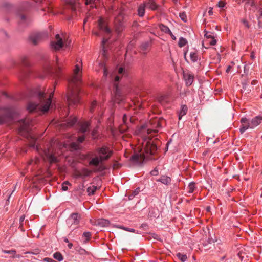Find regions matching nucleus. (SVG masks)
Wrapping results in <instances>:
<instances>
[{
	"label": "nucleus",
	"instance_id": "f257e3e1",
	"mask_svg": "<svg viewBox=\"0 0 262 262\" xmlns=\"http://www.w3.org/2000/svg\"><path fill=\"white\" fill-rule=\"evenodd\" d=\"M18 122L20 124L18 129L19 133L29 140L30 147L35 148L41 157L46 158L50 163L58 162V151L54 149L52 145L47 149L43 150L39 145H36V138L31 132L32 121L29 118H25L19 120Z\"/></svg>",
	"mask_w": 262,
	"mask_h": 262
},
{
	"label": "nucleus",
	"instance_id": "f03ea898",
	"mask_svg": "<svg viewBox=\"0 0 262 262\" xmlns=\"http://www.w3.org/2000/svg\"><path fill=\"white\" fill-rule=\"evenodd\" d=\"M53 92L50 93L49 97L46 98V94L40 90L39 88L31 89L28 91V97L37 102L30 101L27 109L29 112H36L45 113L49 110L52 103Z\"/></svg>",
	"mask_w": 262,
	"mask_h": 262
},
{
	"label": "nucleus",
	"instance_id": "7ed1b4c3",
	"mask_svg": "<svg viewBox=\"0 0 262 262\" xmlns=\"http://www.w3.org/2000/svg\"><path fill=\"white\" fill-rule=\"evenodd\" d=\"M81 70L82 63L81 61L79 64L75 65L73 70V75L68 80L67 99L70 107H74L80 102L79 85L81 82V74L80 72Z\"/></svg>",
	"mask_w": 262,
	"mask_h": 262
},
{
	"label": "nucleus",
	"instance_id": "20e7f679",
	"mask_svg": "<svg viewBox=\"0 0 262 262\" xmlns=\"http://www.w3.org/2000/svg\"><path fill=\"white\" fill-rule=\"evenodd\" d=\"M142 153L136 154L131 157V160L135 162H140L142 160L149 158V156L154 155L157 151V147L154 140L150 137H145L142 143Z\"/></svg>",
	"mask_w": 262,
	"mask_h": 262
},
{
	"label": "nucleus",
	"instance_id": "39448f33",
	"mask_svg": "<svg viewBox=\"0 0 262 262\" xmlns=\"http://www.w3.org/2000/svg\"><path fill=\"white\" fill-rule=\"evenodd\" d=\"M240 122L241 125L239 130L241 133L243 134L248 129H253L260 124L262 122V116H257L251 120L246 118H242Z\"/></svg>",
	"mask_w": 262,
	"mask_h": 262
},
{
	"label": "nucleus",
	"instance_id": "423d86ee",
	"mask_svg": "<svg viewBox=\"0 0 262 262\" xmlns=\"http://www.w3.org/2000/svg\"><path fill=\"white\" fill-rule=\"evenodd\" d=\"M81 219V215L78 213H72L67 219L66 222L69 228L72 230L76 228Z\"/></svg>",
	"mask_w": 262,
	"mask_h": 262
},
{
	"label": "nucleus",
	"instance_id": "0eeeda50",
	"mask_svg": "<svg viewBox=\"0 0 262 262\" xmlns=\"http://www.w3.org/2000/svg\"><path fill=\"white\" fill-rule=\"evenodd\" d=\"M120 78H121L119 75H116L113 81L115 101L117 103H120L123 100V97L121 94L118 85V82L119 81Z\"/></svg>",
	"mask_w": 262,
	"mask_h": 262
},
{
	"label": "nucleus",
	"instance_id": "6e6552de",
	"mask_svg": "<svg viewBox=\"0 0 262 262\" xmlns=\"http://www.w3.org/2000/svg\"><path fill=\"white\" fill-rule=\"evenodd\" d=\"M96 151L99 157L103 161L108 160L113 154V151L106 146H103L101 147L97 148Z\"/></svg>",
	"mask_w": 262,
	"mask_h": 262
},
{
	"label": "nucleus",
	"instance_id": "1a4fd4ad",
	"mask_svg": "<svg viewBox=\"0 0 262 262\" xmlns=\"http://www.w3.org/2000/svg\"><path fill=\"white\" fill-rule=\"evenodd\" d=\"M56 41H53L51 42V47L55 50H59L64 46H68L67 40L64 37H61L59 34L56 35Z\"/></svg>",
	"mask_w": 262,
	"mask_h": 262
},
{
	"label": "nucleus",
	"instance_id": "9d476101",
	"mask_svg": "<svg viewBox=\"0 0 262 262\" xmlns=\"http://www.w3.org/2000/svg\"><path fill=\"white\" fill-rule=\"evenodd\" d=\"M47 37L48 34L46 33L35 32L30 34L29 39L33 45H36L43 39Z\"/></svg>",
	"mask_w": 262,
	"mask_h": 262
},
{
	"label": "nucleus",
	"instance_id": "9b49d317",
	"mask_svg": "<svg viewBox=\"0 0 262 262\" xmlns=\"http://www.w3.org/2000/svg\"><path fill=\"white\" fill-rule=\"evenodd\" d=\"M98 27L100 32L108 36L111 34V30L108 28L107 22L102 17L98 20Z\"/></svg>",
	"mask_w": 262,
	"mask_h": 262
},
{
	"label": "nucleus",
	"instance_id": "f8f14e48",
	"mask_svg": "<svg viewBox=\"0 0 262 262\" xmlns=\"http://www.w3.org/2000/svg\"><path fill=\"white\" fill-rule=\"evenodd\" d=\"M151 126L149 127L147 129V134L148 135L157 133L158 132V128H161V125L159 122V119H155L150 121Z\"/></svg>",
	"mask_w": 262,
	"mask_h": 262
},
{
	"label": "nucleus",
	"instance_id": "ddd939ff",
	"mask_svg": "<svg viewBox=\"0 0 262 262\" xmlns=\"http://www.w3.org/2000/svg\"><path fill=\"white\" fill-rule=\"evenodd\" d=\"M13 118L14 114L12 112L6 111L4 114L0 115V125L11 122L13 120Z\"/></svg>",
	"mask_w": 262,
	"mask_h": 262
},
{
	"label": "nucleus",
	"instance_id": "4468645a",
	"mask_svg": "<svg viewBox=\"0 0 262 262\" xmlns=\"http://www.w3.org/2000/svg\"><path fill=\"white\" fill-rule=\"evenodd\" d=\"M114 27L116 33L119 34L124 29V26L122 18L121 16H118L114 19Z\"/></svg>",
	"mask_w": 262,
	"mask_h": 262
},
{
	"label": "nucleus",
	"instance_id": "2eb2a0df",
	"mask_svg": "<svg viewBox=\"0 0 262 262\" xmlns=\"http://www.w3.org/2000/svg\"><path fill=\"white\" fill-rule=\"evenodd\" d=\"M184 79L185 80L186 85L188 86H190L194 80V75L191 72H184Z\"/></svg>",
	"mask_w": 262,
	"mask_h": 262
},
{
	"label": "nucleus",
	"instance_id": "dca6fc26",
	"mask_svg": "<svg viewBox=\"0 0 262 262\" xmlns=\"http://www.w3.org/2000/svg\"><path fill=\"white\" fill-rule=\"evenodd\" d=\"M143 4H145L146 8L151 10H156L158 7V5L156 3L155 0H147L144 1Z\"/></svg>",
	"mask_w": 262,
	"mask_h": 262
},
{
	"label": "nucleus",
	"instance_id": "f3484780",
	"mask_svg": "<svg viewBox=\"0 0 262 262\" xmlns=\"http://www.w3.org/2000/svg\"><path fill=\"white\" fill-rule=\"evenodd\" d=\"M156 181L161 182L165 185H168L171 183V179L168 176L162 175L159 179L156 180Z\"/></svg>",
	"mask_w": 262,
	"mask_h": 262
},
{
	"label": "nucleus",
	"instance_id": "a211bd4d",
	"mask_svg": "<svg viewBox=\"0 0 262 262\" xmlns=\"http://www.w3.org/2000/svg\"><path fill=\"white\" fill-rule=\"evenodd\" d=\"M103 161L101 159L100 157L96 156L93 158L89 162V164L90 166H94L97 167L100 163L102 162Z\"/></svg>",
	"mask_w": 262,
	"mask_h": 262
},
{
	"label": "nucleus",
	"instance_id": "6ab92c4d",
	"mask_svg": "<svg viewBox=\"0 0 262 262\" xmlns=\"http://www.w3.org/2000/svg\"><path fill=\"white\" fill-rule=\"evenodd\" d=\"M145 8V4H143V3L139 5L137 12L138 15L139 17H142L144 16Z\"/></svg>",
	"mask_w": 262,
	"mask_h": 262
},
{
	"label": "nucleus",
	"instance_id": "aec40b11",
	"mask_svg": "<svg viewBox=\"0 0 262 262\" xmlns=\"http://www.w3.org/2000/svg\"><path fill=\"white\" fill-rule=\"evenodd\" d=\"M90 126V122H84L81 124L79 128V131L83 133H85L89 129Z\"/></svg>",
	"mask_w": 262,
	"mask_h": 262
},
{
	"label": "nucleus",
	"instance_id": "412c9836",
	"mask_svg": "<svg viewBox=\"0 0 262 262\" xmlns=\"http://www.w3.org/2000/svg\"><path fill=\"white\" fill-rule=\"evenodd\" d=\"M188 111L187 106L186 105H182L179 114V119L181 120L182 117L187 114Z\"/></svg>",
	"mask_w": 262,
	"mask_h": 262
},
{
	"label": "nucleus",
	"instance_id": "4be33fe9",
	"mask_svg": "<svg viewBox=\"0 0 262 262\" xmlns=\"http://www.w3.org/2000/svg\"><path fill=\"white\" fill-rule=\"evenodd\" d=\"M92 171L86 168H83L80 170L82 178H84L91 175Z\"/></svg>",
	"mask_w": 262,
	"mask_h": 262
},
{
	"label": "nucleus",
	"instance_id": "5701e85b",
	"mask_svg": "<svg viewBox=\"0 0 262 262\" xmlns=\"http://www.w3.org/2000/svg\"><path fill=\"white\" fill-rule=\"evenodd\" d=\"M190 59L193 62H195L198 60V55L196 51L191 52L190 53Z\"/></svg>",
	"mask_w": 262,
	"mask_h": 262
},
{
	"label": "nucleus",
	"instance_id": "b1692460",
	"mask_svg": "<svg viewBox=\"0 0 262 262\" xmlns=\"http://www.w3.org/2000/svg\"><path fill=\"white\" fill-rule=\"evenodd\" d=\"M77 121V119L76 117L71 118L68 119L67 123L68 127H72L73 126Z\"/></svg>",
	"mask_w": 262,
	"mask_h": 262
},
{
	"label": "nucleus",
	"instance_id": "393cba45",
	"mask_svg": "<svg viewBox=\"0 0 262 262\" xmlns=\"http://www.w3.org/2000/svg\"><path fill=\"white\" fill-rule=\"evenodd\" d=\"M92 234L90 232H84L82 234V237L84 238V242L86 243L91 238Z\"/></svg>",
	"mask_w": 262,
	"mask_h": 262
},
{
	"label": "nucleus",
	"instance_id": "a878e982",
	"mask_svg": "<svg viewBox=\"0 0 262 262\" xmlns=\"http://www.w3.org/2000/svg\"><path fill=\"white\" fill-rule=\"evenodd\" d=\"M97 190V187L95 186H92L89 187L87 188V192L89 195H93Z\"/></svg>",
	"mask_w": 262,
	"mask_h": 262
},
{
	"label": "nucleus",
	"instance_id": "bb28decb",
	"mask_svg": "<svg viewBox=\"0 0 262 262\" xmlns=\"http://www.w3.org/2000/svg\"><path fill=\"white\" fill-rule=\"evenodd\" d=\"M176 256L182 262H185L187 259V256L186 254L178 253Z\"/></svg>",
	"mask_w": 262,
	"mask_h": 262
},
{
	"label": "nucleus",
	"instance_id": "cd10ccee",
	"mask_svg": "<svg viewBox=\"0 0 262 262\" xmlns=\"http://www.w3.org/2000/svg\"><path fill=\"white\" fill-rule=\"evenodd\" d=\"M159 28L161 31L165 33L168 34L169 32H170V30L169 29V28L167 26L163 24L159 25Z\"/></svg>",
	"mask_w": 262,
	"mask_h": 262
},
{
	"label": "nucleus",
	"instance_id": "c85d7f7f",
	"mask_svg": "<svg viewBox=\"0 0 262 262\" xmlns=\"http://www.w3.org/2000/svg\"><path fill=\"white\" fill-rule=\"evenodd\" d=\"M195 188V184L194 182H191L189 183L188 186V193H192L193 192Z\"/></svg>",
	"mask_w": 262,
	"mask_h": 262
},
{
	"label": "nucleus",
	"instance_id": "c756f323",
	"mask_svg": "<svg viewBox=\"0 0 262 262\" xmlns=\"http://www.w3.org/2000/svg\"><path fill=\"white\" fill-rule=\"evenodd\" d=\"M40 161V159L38 157H36L35 159H31L28 162L27 166H29L31 165H36Z\"/></svg>",
	"mask_w": 262,
	"mask_h": 262
},
{
	"label": "nucleus",
	"instance_id": "7c9ffc66",
	"mask_svg": "<svg viewBox=\"0 0 262 262\" xmlns=\"http://www.w3.org/2000/svg\"><path fill=\"white\" fill-rule=\"evenodd\" d=\"M53 257L58 260L59 261H61L63 259V257L62 255L58 252H55L53 254Z\"/></svg>",
	"mask_w": 262,
	"mask_h": 262
},
{
	"label": "nucleus",
	"instance_id": "2f4dec72",
	"mask_svg": "<svg viewBox=\"0 0 262 262\" xmlns=\"http://www.w3.org/2000/svg\"><path fill=\"white\" fill-rule=\"evenodd\" d=\"M187 43V40L181 37L179 38V42H178V45L180 47H184Z\"/></svg>",
	"mask_w": 262,
	"mask_h": 262
},
{
	"label": "nucleus",
	"instance_id": "473e14b6",
	"mask_svg": "<svg viewBox=\"0 0 262 262\" xmlns=\"http://www.w3.org/2000/svg\"><path fill=\"white\" fill-rule=\"evenodd\" d=\"M71 148L73 150H78L80 148V145L77 142H72L70 144Z\"/></svg>",
	"mask_w": 262,
	"mask_h": 262
},
{
	"label": "nucleus",
	"instance_id": "72a5a7b5",
	"mask_svg": "<svg viewBox=\"0 0 262 262\" xmlns=\"http://www.w3.org/2000/svg\"><path fill=\"white\" fill-rule=\"evenodd\" d=\"M179 16L182 20H183L184 22H187V15L185 12H180L179 13Z\"/></svg>",
	"mask_w": 262,
	"mask_h": 262
},
{
	"label": "nucleus",
	"instance_id": "f704fd0d",
	"mask_svg": "<svg viewBox=\"0 0 262 262\" xmlns=\"http://www.w3.org/2000/svg\"><path fill=\"white\" fill-rule=\"evenodd\" d=\"M118 74L122 75L121 78L123 76L126 77V76H127V72H125V70H124V69L123 68H122V67H120V68H119V69H118Z\"/></svg>",
	"mask_w": 262,
	"mask_h": 262
},
{
	"label": "nucleus",
	"instance_id": "c9c22d12",
	"mask_svg": "<svg viewBox=\"0 0 262 262\" xmlns=\"http://www.w3.org/2000/svg\"><path fill=\"white\" fill-rule=\"evenodd\" d=\"M98 224L105 226L109 224V221L107 220L101 219L98 221Z\"/></svg>",
	"mask_w": 262,
	"mask_h": 262
},
{
	"label": "nucleus",
	"instance_id": "e433bc0d",
	"mask_svg": "<svg viewBox=\"0 0 262 262\" xmlns=\"http://www.w3.org/2000/svg\"><path fill=\"white\" fill-rule=\"evenodd\" d=\"M68 3L71 6V9L72 11H75L76 9V3L72 0H70Z\"/></svg>",
	"mask_w": 262,
	"mask_h": 262
},
{
	"label": "nucleus",
	"instance_id": "4c0bfd02",
	"mask_svg": "<svg viewBox=\"0 0 262 262\" xmlns=\"http://www.w3.org/2000/svg\"><path fill=\"white\" fill-rule=\"evenodd\" d=\"M226 4V3L225 1L221 0L218 2L217 6L220 8H223L225 7Z\"/></svg>",
	"mask_w": 262,
	"mask_h": 262
},
{
	"label": "nucleus",
	"instance_id": "58836bf2",
	"mask_svg": "<svg viewBox=\"0 0 262 262\" xmlns=\"http://www.w3.org/2000/svg\"><path fill=\"white\" fill-rule=\"evenodd\" d=\"M97 105V102L96 101H94L92 102L91 107H90V112L93 113L94 111V109Z\"/></svg>",
	"mask_w": 262,
	"mask_h": 262
},
{
	"label": "nucleus",
	"instance_id": "ea45409f",
	"mask_svg": "<svg viewBox=\"0 0 262 262\" xmlns=\"http://www.w3.org/2000/svg\"><path fill=\"white\" fill-rule=\"evenodd\" d=\"M74 177L75 178H82L81 174L80 173V170H76L74 173Z\"/></svg>",
	"mask_w": 262,
	"mask_h": 262
},
{
	"label": "nucleus",
	"instance_id": "a19ab883",
	"mask_svg": "<svg viewBox=\"0 0 262 262\" xmlns=\"http://www.w3.org/2000/svg\"><path fill=\"white\" fill-rule=\"evenodd\" d=\"M120 229H123V230H124L125 231L130 232H135V230L134 229H133V228H126V227H123V226L120 227Z\"/></svg>",
	"mask_w": 262,
	"mask_h": 262
},
{
	"label": "nucleus",
	"instance_id": "79ce46f5",
	"mask_svg": "<svg viewBox=\"0 0 262 262\" xmlns=\"http://www.w3.org/2000/svg\"><path fill=\"white\" fill-rule=\"evenodd\" d=\"M150 174L152 176H158L159 174V171L157 167L155 168L154 169L150 171Z\"/></svg>",
	"mask_w": 262,
	"mask_h": 262
},
{
	"label": "nucleus",
	"instance_id": "37998d69",
	"mask_svg": "<svg viewBox=\"0 0 262 262\" xmlns=\"http://www.w3.org/2000/svg\"><path fill=\"white\" fill-rule=\"evenodd\" d=\"M24 220H25V216L24 215H22L21 216H20V217L19 219V224H20V225H19V228H21V230H23V229L22 228V226H23V223Z\"/></svg>",
	"mask_w": 262,
	"mask_h": 262
},
{
	"label": "nucleus",
	"instance_id": "c03bdc74",
	"mask_svg": "<svg viewBox=\"0 0 262 262\" xmlns=\"http://www.w3.org/2000/svg\"><path fill=\"white\" fill-rule=\"evenodd\" d=\"M205 36L208 39H211L213 37H214V36L212 35V33L209 32H206V33L205 34Z\"/></svg>",
	"mask_w": 262,
	"mask_h": 262
},
{
	"label": "nucleus",
	"instance_id": "a18cd8bd",
	"mask_svg": "<svg viewBox=\"0 0 262 262\" xmlns=\"http://www.w3.org/2000/svg\"><path fill=\"white\" fill-rule=\"evenodd\" d=\"M241 22L243 24L245 27H246L247 28H249L248 21L246 19H242Z\"/></svg>",
	"mask_w": 262,
	"mask_h": 262
},
{
	"label": "nucleus",
	"instance_id": "49530a36",
	"mask_svg": "<svg viewBox=\"0 0 262 262\" xmlns=\"http://www.w3.org/2000/svg\"><path fill=\"white\" fill-rule=\"evenodd\" d=\"M151 235L153 238L158 240V241H161L160 236L159 235H158L156 233H152L151 234Z\"/></svg>",
	"mask_w": 262,
	"mask_h": 262
},
{
	"label": "nucleus",
	"instance_id": "de8ad7c7",
	"mask_svg": "<svg viewBox=\"0 0 262 262\" xmlns=\"http://www.w3.org/2000/svg\"><path fill=\"white\" fill-rule=\"evenodd\" d=\"M85 139V137L84 136H79L78 139H77V142H78L79 144L82 143L83 142V141Z\"/></svg>",
	"mask_w": 262,
	"mask_h": 262
},
{
	"label": "nucleus",
	"instance_id": "09e8293b",
	"mask_svg": "<svg viewBox=\"0 0 262 262\" xmlns=\"http://www.w3.org/2000/svg\"><path fill=\"white\" fill-rule=\"evenodd\" d=\"M3 252L7 254H16V252L15 250H3Z\"/></svg>",
	"mask_w": 262,
	"mask_h": 262
},
{
	"label": "nucleus",
	"instance_id": "8fccbe9b",
	"mask_svg": "<svg viewBox=\"0 0 262 262\" xmlns=\"http://www.w3.org/2000/svg\"><path fill=\"white\" fill-rule=\"evenodd\" d=\"M149 46V43L148 42H145V43H143L141 46V48L143 50H146L147 49Z\"/></svg>",
	"mask_w": 262,
	"mask_h": 262
},
{
	"label": "nucleus",
	"instance_id": "3c124183",
	"mask_svg": "<svg viewBox=\"0 0 262 262\" xmlns=\"http://www.w3.org/2000/svg\"><path fill=\"white\" fill-rule=\"evenodd\" d=\"M216 43V40L213 37L211 39V40L209 41V44L211 46H214Z\"/></svg>",
	"mask_w": 262,
	"mask_h": 262
},
{
	"label": "nucleus",
	"instance_id": "603ef678",
	"mask_svg": "<svg viewBox=\"0 0 262 262\" xmlns=\"http://www.w3.org/2000/svg\"><path fill=\"white\" fill-rule=\"evenodd\" d=\"M139 192H140V188H136V189L134 191L133 193V194H132L131 196H132V195H133V196H135V195H136L138 194H139Z\"/></svg>",
	"mask_w": 262,
	"mask_h": 262
},
{
	"label": "nucleus",
	"instance_id": "864d4df0",
	"mask_svg": "<svg viewBox=\"0 0 262 262\" xmlns=\"http://www.w3.org/2000/svg\"><path fill=\"white\" fill-rule=\"evenodd\" d=\"M22 62H23V64L25 66H29V63H28V61H27L26 58H25V57L22 59Z\"/></svg>",
	"mask_w": 262,
	"mask_h": 262
},
{
	"label": "nucleus",
	"instance_id": "5fc2aeb1",
	"mask_svg": "<svg viewBox=\"0 0 262 262\" xmlns=\"http://www.w3.org/2000/svg\"><path fill=\"white\" fill-rule=\"evenodd\" d=\"M79 252L81 254H88V252L84 249H80L79 250Z\"/></svg>",
	"mask_w": 262,
	"mask_h": 262
},
{
	"label": "nucleus",
	"instance_id": "6e6d98bb",
	"mask_svg": "<svg viewBox=\"0 0 262 262\" xmlns=\"http://www.w3.org/2000/svg\"><path fill=\"white\" fill-rule=\"evenodd\" d=\"M108 39L104 38L102 41V46H103V49H104V45L107 42Z\"/></svg>",
	"mask_w": 262,
	"mask_h": 262
},
{
	"label": "nucleus",
	"instance_id": "4d7b16f0",
	"mask_svg": "<svg viewBox=\"0 0 262 262\" xmlns=\"http://www.w3.org/2000/svg\"><path fill=\"white\" fill-rule=\"evenodd\" d=\"M168 34L171 36V38L173 40L176 39V37L172 34V33L171 31H170V32H169Z\"/></svg>",
	"mask_w": 262,
	"mask_h": 262
},
{
	"label": "nucleus",
	"instance_id": "13d9d810",
	"mask_svg": "<svg viewBox=\"0 0 262 262\" xmlns=\"http://www.w3.org/2000/svg\"><path fill=\"white\" fill-rule=\"evenodd\" d=\"M126 120H127V116L125 114H124L122 118V120H123L124 124L126 123Z\"/></svg>",
	"mask_w": 262,
	"mask_h": 262
},
{
	"label": "nucleus",
	"instance_id": "bf43d9fd",
	"mask_svg": "<svg viewBox=\"0 0 262 262\" xmlns=\"http://www.w3.org/2000/svg\"><path fill=\"white\" fill-rule=\"evenodd\" d=\"M68 188V186L64 184H62V189L63 191H67Z\"/></svg>",
	"mask_w": 262,
	"mask_h": 262
},
{
	"label": "nucleus",
	"instance_id": "052dcab7",
	"mask_svg": "<svg viewBox=\"0 0 262 262\" xmlns=\"http://www.w3.org/2000/svg\"><path fill=\"white\" fill-rule=\"evenodd\" d=\"M39 253V250H36L35 252H27V253H31L34 255H37Z\"/></svg>",
	"mask_w": 262,
	"mask_h": 262
},
{
	"label": "nucleus",
	"instance_id": "680f3d73",
	"mask_svg": "<svg viewBox=\"0 0 262 262\" xmlns=\"http://www.w3.org/2000/svg\"><path fill=\"white\" fill-rule=\"evenodd\" d=\"M250 58L252 59H254L255 57V54L253 52H252L250 54Z\"/></svg>",
	"mask_w": 262,
	"mask_h": 262
},
{
	"label": "nucleus",
	"instance_id": "e2e57ef3",
	"mask_svg": "<svg viewBox=\"0 0 262 262\" xmlns=\"http://www.w3.org/2000/svg\"><path fill=\"white\" fill-rule=\"evenodd\" d=\"M108 72L107 71V70L106 68H104V76L106 77L107 76Z\"/></svg>",
	"mask_w": 262,
	"mask_h": 262
},
{
	"label": "nucleus",
	"instance_id": "0e129e2a",
	"mask_svg": "<svg viewBox=\"0 0 262 262\" xmlns=\"http://www.w3.org/2000/svg\"><path fill=\"white\" fill-rule=\"evenodd\" d=\"M231 68H232V67L231 66H228V67L226 69V72L229 73Z\"/></svg>",
	"mask_w": 262,
	"mask_h": 262
},
{
	"label": "nucleus",
	"instance_id": "69168bd1",
	"mask_svg": "<svg viewBox=\"0 0 262 262\" xmlns=\"http://www.w3.org/2000/svg\"><path fill=\"white\" fill-rule=\"evenodd\" d=\"M68 247L69 249H72L73 247V244L71 243H69L68 244Z\"/></svg>",
	"mask_w": 262,
	"mask_h": 262
},
{
	"label": "nucleus",
	"instance_id": "338daca9",
	"mask_svg": "<svg viewBox=\"0 0 262 262\" xmlns=\"http://www.w3.org/2000/svg\"><path fill=\"white\" fill-rule=\"evenodd\" d=\"M20 17H21V21H25V19H26V16H25V15H21V16H20Z\"/></svg>",
	"mask_w": 262,
	"mask_h": 262
},
{
	"label": "nucleus",
	"instance_id": "774afa93",
	"mask_svg": "<svg viewBox=\"0 0 262 262\" xmlns=\"http://www.w3.org/2000/svg\"><path fill=\"white\" fill-rule=\"evenodd\" d=\"M93 34H95L96 36H98L100 35V33L98 32H97V31L96 32H93Z\"/></svg>",
	"mask_w": 262,
	"mask_h": 262
}]
</instances>
